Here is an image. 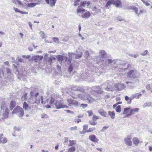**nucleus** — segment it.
<instances>
[{"label":"nucleus","mask_w":152,"mask_h":152,"mask_svg":"<svg viewBox=\"0 0 152 152\" xmlns=\"http://www.w3.org/2000/svg\"><path fill=\"white\" fill-rule=\"evenodd\" d=\"M152 106V104L151 102H149L145 103L142 105L143 108L150 107Z\"/></svg>","instance_id":"obj_29"},{"label":"nucleus","mask_w":152,"mask_h":152,"mask_svg":"<svg viewBox=\"0 0 152 152\" xmlns=\"http://www.w3.org/2000/svg\"><path fill=\"white\" fill-rule=\"evenodd\" d=\"M85 9H81L78 7V8L77 9V12H83L85 11Z\"/></svg>","instance_id":"obj_37"},{"label":"nucleus","mask_w":152,"mask_h":152,"mask_svg":"<svg viewBox=\"0 0 152 152\" xmlns=\"http://www.w3.org/2000/svg\"><path fill=\"white\" fill-rule=\"evenodd\" d=\"M71 88L72 91H78L81 92H83L84 91L83 88L80 86H71Z\"/></svg>","instance_id":"obj_11"},{"label":"nucleus","mask_w":152,"mask_h":152,"mask_svg":"<svg viewBox=\"0 0 152 152\" xmlns=\"http://www.w3.org/2000/svg\"><path fill=\"white\" fill-rule=\"evenodd\" d=\"M82 53H80L78 55H77L75 56V58H80L82 56Z\"/></svg>","instance_id":"obj_42"},{"label":"nucleus","mask_w":152,"mask_h":152,"mask_svg":"<svg viewBox=\"0 0 152 152\" xmlns=\"http://www.w3.org/2000/svg\"><path fill=\"white\" fill-rule=\"evenodd\" d=\"M108 127V126H104L103 127L102 129V131H103L104 130H106L107 129Z\"/></svg>","instance_id":"obj_64"},{"label":"nucleus","mask_w":152,"mask_h":152,"mask_svg":"<svg viewBox=\"0 0 152 152\" xmlns=\"http://www.w3.org/2000/svg\"><path fill=\"white\" fill-rule=\"evenodd\" d=\"M89 123L92 125H95L97 124V122L94 121H90Z\"/></svg>","instance_id":"obj_44"},{"label":"nucleus","mask_w":152,"mask_h":152,"mask_svg":"<svg viewBox=\"0 0 152 152\" xmlns=\"http://www.w3.org/2000/svg\"><path fill=\"white\" fill-rule=\"evenodd\" d=\"M141 96L142 94L141 93H137L132 95V98H133V99L135 98L138 99Z\"/></svg>","instance_id":"obj_21"},{"label":"nucleus","mask_w":152,"mask_h":152,"mask_svg":"<svg viewBox=\"0 0 152 152\" xmlns=\"http://www.w3.org/2000/svg\"><path fill=\"white\" fill-rule=\"evenodd\" d=\"M49 101L48 103H50L51 105L54 107V106L56 107L57 109L66 108H68V106L64 104V102L63 100H60L56 101L54 98L51 97L49 99L47 100Z\"/></svg>","instance_id":"obj_3"},{"label":"nucleus","mask_w":152,"mask_h":152,"mask_svg":"<svg viewBox=\"0 0 152 152\" xmlns=\"http://www.w3.org/2000/svg\"><path fill=\"white\" fill-rule=\"evenodd\" d=\"M99 55L97 57V60L99 62L103 61V59L106 56V53L104 50H101L99 52Z\"/></svg>","instance_id":"obj_7"},{"label":"nucleus","mask_w":152,"mask_h":152,"mask_svg":"<svg viewBox=\"0 0 152 152\" xmlns=\"http://www.w3.org/2000/svg\"><path fill=\"white\" fill-rule=\"evenodd\" d=\"M7 74L8 75V76H7V77L8 78H9L8 76H10L11 75V72L10 69H9L8 68L7 69Z\"/></svg>","instance_id":"obj_40"},{"label":"nucleus","mask_w":152,"mask_h":152,"mask_svg":"<svg viewBox=\"0 0 152 152\" xmlns=\"http://www.w3.org/2000/svg\"><path fill=\"white\" fill-rule=\"evenodd\" d=\"M139 110L140 109L139 108H137L133 109L131 108V110L129 113L126 115V116L125 117V118L135 114L136 113L138 112Z\"/></svg>","instance_id":"obj_12"},{"label":"nucleus","mask_w":152,"mask_h":152,"mask_svg":"<svg viewBox=\"0 0 152 152\" xmlns=\"http://www.w3.org/2000/svg\"><path fill=\"white\" fill-rule=\"evenodd\" d=\"M30 97L29 98V102L31 104H39L40 103V101H41V103L42 104H45L47 103H48L49 101L46 100L45 102L43 101V97L42 96L39 95L38 92H36L35 91H33L30 92Z\"/></svg>","instance_id":"obj_1"},{"label":"nucleus","mask_w":152,"mask_h":152,"mask_svg":"<svg viewBox=\"0 0 152 152\" xmlns=\"http://www.w3.org/2000/svg\"><path fill=\"white\" fill-rule=\"evenodd\" d=\"M141 1L146 5L148 6L150 5V4L148 2L145 1L144 0H141Z\"/></svg>","instance_id":"obj_55"},{"label":"nucleus","mask_w":152,"mask_h":152,"mask_svg":"<svg viewBox=\"0 0 152 152\" xmlns=\"http://www.w3.org/2000/svg\"><path fill=\"white\" fill-rule=\"evenodd\" d=\"M105 61L107 63H108L110 64L111 63V62L112 61V60L110 59H108L106 60Z\"/></svg>","instance_id":"obj_59"},{"label":"nucleus","mask_w":152,"mask_h":152,"mask_svg":"<svg viewBox=\"0 0 152 152\" xmlns=\"http://www.w3.org/2000/svg\"><path fill=\"white\" fill-rule=\"evenodd\" d=\"M107 1H108L107 2L105 6L107 8H109L110 7L111 4H113V1H112V0H108Z\"/></svg>","instance_id":"obj_31"},{"label":"nucleus","mask_w":152,"mask_h":152,"mask_svg":"<svg viewBox=\"0 0 152 152\" xmlns=\"http://www.w3.org/2000/svg\"><path fill=\"white\" fill-rule=\"evenodd\" d=\"M42 118H47L48 117V115L45 114H44L42 115L41 117Z\"/></svg>","instance_id":"obj_52"},{"label":"nucleus","mask_w":152,"mask_h":152,"mask_svg":"<svg viewBox=\"0 0 152 152\" xmlns=\"http://www.w3.org/2000/svg\"><path fill=\"white\" fill-rule=\"evenodd\" d=\"M86 4V1H83V2H81L80 4V7H85Z\"/></svg>","instance_id":"obj_49"},{"label":"nucleus","mask_w":152,"mask_h":152,"mask_svg":"<svg viewBox=\"0 0 152 152\" xmlns=\"http://www.w3.org/2000/svg\"><path fill=\"white\" fill-rule=\"evenodd\" d=\"M46 3L48 4H50L52 7H53L55 5L56 0H45Z\"/></svg>","instance_id":"obj_16"},{"label":"nucleus","mask_w":152,"mask_h":152,"mask_svg":"<svg viewBox=\"0 0 152 152\" xmlns=\"http://www.w3.org/2000/svg\"><path fill=\"white\" fill-rule=\"evenodd\" d=\"M126 83L128 84V86L131 89L133 88L134 87V83H132L130 82H126Z\"/></svg>","instance_id":"obj_28"},{"label":"nucleus","mask_w":152,"mask_h":152,"mask_svg":"<svg viewBox=\"0 0 152 152\" xmlns=\"http://www.w3.org/2000/svg\"><path fill=\"white\" fill-rule=\"evenodd\" d=\"M23 107L25 111H28L31 109V107L29 106L26 102H24L23 103Z\"/></svg>","instance_id":"obj_19"},{"label":"nucleus","mask_w":152,"mask_h":152,"mask_svg":"<svg viewBox=\"0 0 152 152\" xmlns=\"http://www.w3.org/2000/svg\"><path fill=\"white\" fill-rule=\"evenodd\" d=\"M72 91L70 93V95L73 98L77 99L78 97L82 100H87L89 103H92L95 101L88 93H83L78 95Z\"/></svg>","instance_id":"obj_2"},{"label":"nucleus","mask_w":152,"mask_h":152,"mask_svg":"<svg viewBox=\"0 0 152 152\" xmlns=\"http://www.w3.org/2000/svg\"><path fill=\"white\" fill-rule=\"evenodd\" d=\"M132 138L130 136H128L124 139L125 143L128 145L131 146L132 145Z\"/></svg>","instance_id":"obj_13"},{"label":"nucleus","mask_w":152,"mask_h":152,"mask_svg":"<svg viewBox=\"0 0 152 152\" xmlns=\"http://www.w3.org/2000/svg\"><path fill=\"white\" fill-rule=\"evenodd\" d=\"M7 139L6 137H4L3 138V140L2 141V142L3 143H5L7 142Z\"/></svg>","instance_id":"obj_48"},{"label":"nucleus","mask_w":152,"mask_h":152,"mask_svg":"<svg viewBox=\"0 0 152 152\" xmlns=\"http://www.w3.org/2000/svg\"><path fill=\"white\" fill-rule=\"evenodd\" d=\"M4 76V72L2 70H0V77H2Z\"/></svg>","instance_id":"obj_58"},{"label":"nucleus","mask_w":152,"mask_h":152,"mask_svg":"<svg viewBox=\"0 0 152 152\" xmlns=\"http://www.w3.org/2000/svg\"><path fill=\"white\" fill-rule=\"evenodd\" d=\"M56 58L60 63H61L63 60H65V61H66L68 60V58L66 57L60 55H57L56 56Z\"/></svg>","instance_id":"obj_14"},{"label":"nucleus","mask_w":152,"mask_h":152,"mask_svg":"<svg viewBox=\"0 0 152 152\" xmlns=\"http://www.w3.org/2000/svg\"><path fill=\"white\" fill-rule=\"evenodd\" d=\"M92 10L93 11L95 12L96 14L100 13L101 12V10L96 7H93L92 9Z\"/></svg>","instance_id":"obj_34"},{"label":"nucleus","mask_w":152,"mask_h":152,"mask_svg":"<svg viewBox=\"0 0 152 152\" xmlns=\"http://www.w3.org/2000/svg\"><path fill=\"white\" fill-rule=\"evenodd\" d=\"M99 118V116H97L95 115H94L93 116V119L94 120H95L97 119H98Z\"/></svg>","instance_id":"obj_47"},{"label":"nucleus","mask_w":152,"mask_h":152,"mask_svg":"<svg viewBox=\"0 0 152 152\" xmlns=\"http://www.w3.org/2000/svg\"><path fill=\"white\" fill-rule=\"evenodd\" d=\"M132 9L134 10L136 13L139 15L140 14L142 13L143 11L140 10L139 12H138V8L135 7H132Z\"/></svg>","instance_id":"obj_20"},{"label":"nucleus","mask_w":152,"mask_h":152,"mask_svg":"<svg viewBox=\"0 0 152 152\" xmlns=\"http://www.w3.org/2000/svg\"><path fill=\"white\" fill-rule=\"evenodd\" d=\"M39 4L40 3L39 2L31 3L28 4V7L30 8H32L35 7L36 5Z\"/></svg>","instance_id":"obj_30"},{"label":"nucleus","mask_w":152,"mask_h":152,"mask_svg":"<svg viewBox=\"0 0 152 152\" xmlns=\"http://www.w3.org/2000/svg\"><path fill=\"white\" fill-rule=\"evenodd\" d=\"M88 125L87 124H85L83 125V130H86L88 128Z\"/></svg>","instance_id":"obj_54"},{"label":"nucleus","mask_w":152,"mask_h":152,"mask_svg":"<svg viewBox=\"0 0 152 152\" xmlns=\"http://www.w3.org/2000/svg\"><path fill=\"white\" fill-rule=\"evenodd\" d=\"M125 88L124 85L122 83H116L115 85V88H113L110 86H107L105 88V89L107 91H112L118 89L120 91L122 90Z\"/></svg>","instance_id":"obj_5"},{"label":"nucleus","mask_w":152,"mask_h":152,"mask_svg":"<svg viewBox=\"0 0 152 152\" xmlns=\"http://www.w3.org/2000/svg\"><path fill=\"white\" fill-rule=\"evenodd\" d=\"M75 54L74 53H69V59L67 61L69 62V63H71L72 60V55H75Z\"/></svg>","instance_id":"obj_35"},{"label":"nucleus","mask_w":152,"mask_h":152,"mask_svg":"<svg viewBox=\"0 0 152 152\" xmlns=\"http://www.w3.org/2000/svg\"><path fill=\"white\" fill-rule=\"evenodd\" d=\"M132 99H133V98H132V96L130 98L128 97L127 96H125V100L127 102V103L128 104H130L131 103Z\"/></svg>","instance_id":"obj_24"},{"label":"nucleus","mask_w":152,"mask_h":152,"mask_svg":"<svg viewBox=\"0 0 152 152\" xmlns=\"http://www.w3.org/2000/svg\"><path fill=\"white\" fill-rule=\"evenodd\" d=\"M80 0H75L74 6H77L79 4V3L80 2Z\"/></svg>","instance_id":"obj_45"},{"label":"nucleus","mask_w":152,"mask_h":152,"mask_svg":"<svg viewBox=\"0 0 152 152\" xmlns=\"http://www.w3.org/2000/svg\"><path fill=\"white\" fill-rule=\"evenodd\" d=\"M147 89L150 90L151 91H152V85H148L147 86Z\"/></svg>","instance_id":"obj_43"},{"label":"nucleus","mask_w":152,"mask_h":152,"mask_svg":"<svg viewBox=\"0 0 152 152\" xmlns=\"http://www.w3.org/2000/svg\"><path fill=\"white\" fill-rule=\"evenodd\" d=\"M148 52V50H145V51L143 53L141 54L142 56H145L147 54Z\"/></svg>","instance_id":"obj_63"},{"label":"nucleus","mask_w":152,"mask_h":152,"mask_svg":"<svg viewBox=\"0 0 152 152\" xmlns=\"http://www.w3.org/2000/svg\"><path fill=\"white\" fill-rule=\"evenodd\" d=\"M40 36L42 38L44 39L46 38L47 37V36L45 34L44 32L43 31H41L39 33Z\"/></svg>","instance_id":"obj_33"},{"label":"nucleus","mask_w":152,"mask_h":152,"mask_svg":"<svg viewBox=\"0 0 152 152\" xmlns=\"http://www.w3.org/2000/svg\"><path fill=\"white\" fill-rule=\"evenodd\" d=\"M69 143L68 144V146H72L73 145H75L76 144V141L74 140H69Z\"/></svg>","instance_id":"obj_32"},{"label":"nucleus","mask_w":152,"mask_h":152,"mask_svg":"<svg viewBox=\"0 0 152 152\" xmlns=\"http://www.w3.org/2000/svg\"><path fill=\"white\" fill-rule=\"evenodd\" d=\"M108 114L112 119H114L115 118V114L114 111H109Z\"/></svg>","instance_id":"obj_27"},{"label":"nucleus","mask_w":152,"mask_h":152,"mask_svg":"<svg viewBox=\"0 0 152 152\" xmlns=\"http://www.w3.org/2000/svg\"><path fill=\"white\" fill-rule=\"evenodd\" d=\"M73 69L72 64H71L68 69V71L69 72H71Z\"/></svg>","instance_id":"obj_51"},{"label":"nucleus","mask_w":152,"mask_h":152,"mask_svg":"<svg viewBox=\"0 0 152 152\" xmlns=\"http://www.w3.org/2000/svg\"><path fill=\"white\" fill-rule=\"evenodd\" d=\"M53 40L57 43H58L59 42V39L58 38L56 37H54L52 38Z\"/></svg>","instance_id":"obj_38"},{"label":"nucleus","mask_w":152,"mask_h":152,"mask_svg":"<svg viewBox=\"0 0 152 152\" xmlns=\"http://www.w3.org/2000/svg\"><path fill=\"white\" fill-rule=\"evenodd\" d=\"M43 58V56L37 55L33 56L31 58V59L32 60L34 61L35 62H37L42 60Z\"/></svg>","instance_id":"obj_15"},{"label":"nucleus","mask_w":152,"mask_h":152,"mask_svg":"<svg viewBox=\"0 0 152 152\" xmlns=\"http://www.w3.org/2000/svg\"><path fill=\"white\" fill-rule=\"evenodd\" d=\"M22 57L23 58H25L26 59H29L31 58V56L30 55L26 56L25 55H23Z\"/></svg>","instance_id":"obj_53"},{"label":"nucleus","mask_w":152,"mask_h":152,"mask_svg":"<svg viewBox=\"0 0 152 152\" xmlns=\"http://www.w3.org/2000/svg\"><path fill=\"white\" fill-rule=\"evenodd\" d=\"M137 71L135 70H131L127 74V77L131 78H135L137 77Z\"/></svg>","instance_id":"obj_8"},{"label":"nucleus","mask_w":152,"mask_h":152,"mask_svg":"<svg viewBox=\"0 0 152 152\" xmlns=\"http://www.w3.org/2000/svg\"><path fill=\"white\" fill-rule=\"evenodd\" d=\"M92 91H94L98 94H102L103 93V91L101 89V88L99 86H93L91 88Z\"/></svg>","instance_id":"obj_10"},{"label":"nucleus","mask_w":152,"mask_h":152,"mask_svg":"<svg viewBox=\"0 0 152 152\" xmlns=\"http://www.w3.org/2000/svg\"><path fill=\"white\" fill-rule=\"evenodd\" d=\"M95 129H96V128L95 127H94L93 128H89V129L88 130H87L86 131V132H92L94 130H95Z\"/></svg>","instance_id":"obj_41"},{"label":"nucleus","mask_w":152,"mask_h":152,"mask_svg":"<svg viewBox=\"0 0 152 152\" xmlns=\"http://www.w3.org/2000/svg\"><path fill=\"white\" fill-rule=\"evenodd\" d=\"M18 4L19 5H20V6H23L24 5L21 2V1H20L18 0L17 2V4Z\"/></svg>","instance_id":"obj_61"},{"label":"nucleus","mask_w":152,"mask_h":152,"mask_svg":"<svg viewBox=\"0 0 152 152\" xmlns=\"http://www.w3.org/2000/svg\"><path fill=\"white\" fill-rule=\"evenodd\" d=\"M98 112L102 116L104 117H106L107 113L105 111L99 109L98 110Z\"/></svg>","instance_id":"obj_25"},{"label":"nucleus","mask_w":152,"mask_h":152,"mask_svg":"<svg viewBox=\"0 0 152 152\" xmlns=\"http://www.w3.org/2000/svg\"><path fill=\"white\" fill-rule=\"evenodd\" d=\"M133 142L135 145L137 146L140 143L139 140L136 137H134L132 139Z\"/></svg>","instance_id":"obj_22"},{"label":"nucleus","mask_w":152,"mask_h":152,"mask_svg":"<svg viewBox=\"0 0 152 152\" xmlns=\"http://www.w3.org/2000/svg\"><path fill=\"white\" fill-rule=\"evenodd\" d=\"M16 103L15 101H11L10 106V109L11 110H12L13 108L15 107Z\"/></svg>","instance_id":"obj_26"},{"label":"nucleus","mask_w":152,"mask_h":152,"mask_svg":"<svg viewBox=\"0 0 152 152\" xmlns=\"http://www.w3.org/2000/svg\"><path fill=\"white\" fill-rule=\"evenodd\" d=\"M13 9L15 12H18L20 13L21 11L19 10L18 9L15 7H13Z\"/></svg>","instance_id":"obj_50"},{"label":"nucleus","mask_w":152,"mask_h":152,"mask_svg":"<svg viewBox=\"0 0 152 152\" xmlns=\"http://www.w3.org/2000/svg\"><path fill=\"white\" fill-rule=\"evenodd\" d=\"M131 108L130 107H126L124 108L123 112V114H126V115L129 114Z\"/></svg>","instance_id":"obj_23"},{"label":"nucleus","mask_w":152,"mask_h":152,"mask_svg":"<svg viewBox=\"0 0 152 152\" xmlns=\"http://www.w3.org/2000/svg\"><path fill=\"white\" fill-rule=\"evenodd\" d=\"M89 138L91 140L94 142H97L99 141L98 139L96 138L94 135H90L89 136Z\"/></svg>","instance_id":"obj_17"},{"label":"nucleus","mask_w":152,"mask_h":152,"mask_svg":"<svg viewBox=\"0 0 152 152\" xmlns=\"http://www.w3.org/2000/svg\"><path fill=\"white\" fill-rule=\"evenodd\" d=\"M87 112L88 113L89 116H91L93 114V112L91 110L88 111Z\"/></svg>","instance_id":"obj_60"},{"label":"nucleus","mask_w":152,"mask_h":152,"mask_svg":"<svg viewBox=\"0 0 152 152\" xmlns=\"http://www.w3.org/2000/svg\"><path fill=\"white\" fill-rule=\"evenodd\" d=\"M129 56H130L133 57H134V58H136L138 56V54L133 55V54H130L129 55Z\"/></svg>","instance_id":"obj_57"},{"label":"nucleus","mask_w":152,"mask_h":152,"mask_svg":"<svg viewBox=\"0 0 152 152\" xmlns=\"http://www.w3.org/2000/svg\"><path fill=\"white\" fill-rule=\"evenodd\" d=\"M88 105L87 104H81L80 106L82 107H83V108H84L85 107H86Z\"/></svg>","instance_id":"obj_56"},{"label":"nucleus","mask_w":152,"mask_h":152,"mask_svg":"<svg viewBox=\"0 0 152 152\" xmlns=\"http://www.w3.org/2000/svg\"><path fill=\"white\" fill-rule=\"evenodd\" d=\"M1 109L0 116L1 119H4L7 118L8 116L9 111L7 108L6 104H1Z\"/></svg>","instance_id":"obj_4"},{"label":"nucleus","mask_w":152,"mask_h":152,"mask_svg":"<svg viewBox=\"0 0 152 152\" xmlns=\"http://www.w3.org/2000/svg\"><path fill=\"white\" fill-rule=\"evenodd\" d=\"M75 150V146H72L69 148L67 152H74Z\"/></svg>","instance_id":"obj_36"},{"label":"nucleus","mask_w":152,"mask_h":152,"mask_svg":"<svg viewBox=\"0 0 152 152\" xmlns=\"http://www.w3.org/2000/svg\"><path fill=\"white\" fill-rule=\"evenodd\" d=\"M67 101L68 103V105L69 106H76L78 105V103L77 101L72 99H68Z\"/></svg>","instance_id":"obj_9"},{"label":"nucleus","mask_w":152,"mask_h":152,"mask_svg":"<svg viewBox=\"0 0 152 152\" xmlns=\"http://www.w3.org/2000/svg\"><path fill=\"white\" fill-rule=\"evenodd\" d=\"M91 14L89 11H87L84 13H83L82 15V18H88L91 16Z\"/></svg>","instance_id":"obj_18"},{"label":"nucleus","mask_w":152,"mask_h":152,"mask_svg":"<svg viewBox=\"0 0 152 152\" xmlns=\"http://www.w3.org/2000/svg\"><path fill=\"white\" fill-rule=\"evenodd\" d=\"M77 127L75 126L74 127H71L69 129L71 131H75L77 129Z\"/></svg>","instance_id":"obj_46"},{"label":"nucleus","mask_w":152,"mask_h":152,"mask_svg":"<svg viewBox=\"0 0 152 152\" xmlns=\"http://www.w3.org/2000/svg\"><path fill=\"white\" fill-rule=\"evenodd\" d=\"M18 4L19 5H20V6H23L24 5L21 2V1H20L18 0L17 2V4Z\"/></svg>","instance_id":"obj_62"},{"label":"nucleus","mask_w":152,"mask_h":152,"mask_svg":"<svg viewBox=\"0 0 152 152\" xmlns=\"http://www.w3.org/2000/svg\"><path fill=\"white\" fill-rule=\"evenodd\" d=\"M121 107L120 106H118L115 108L116 111L118 113H120L121 111Z\"/></svg>","instance_id":"obj_39"},{"label":"nucleus","mask_w":152,"mask_h":152,"mask_svg":"<svg viewBox=\"0 0 152 152\" xmlns=\"http://www.w3.org/2000/svg\"><path fill=\"white\" fill-rule=\"evenodd\" d=\"M12 113L18 114L19 117H21L23 116L24 113L23 109L19 106H17L13 110Z\"/></svg>","instance_id":"obj_6"}]
</instances>
